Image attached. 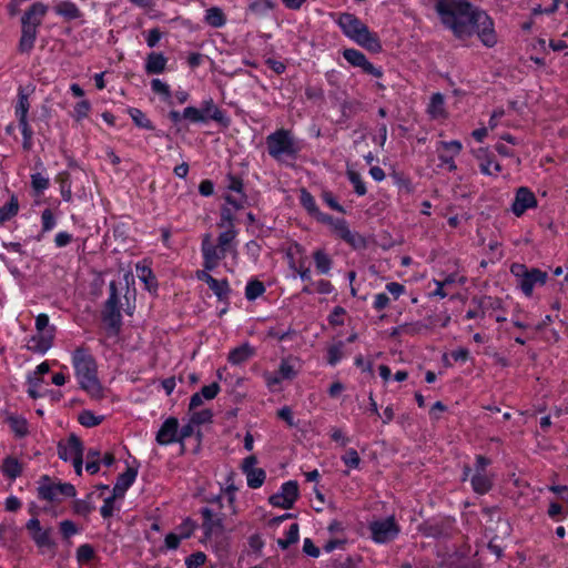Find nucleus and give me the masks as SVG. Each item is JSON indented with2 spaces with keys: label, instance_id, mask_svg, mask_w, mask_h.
Returning <instances> with one entry per match:
<instances>
[{
  "label": "nucleus",
  "instance_id": "nucleus-1",
  "mask_svg": "<svg viewBox=\"0 0 568 568\" xmlns=\"http://www.w3.org/2000/svg\"><path fill=\"white\" fill-rule=\"evenodd\" d=\"M436 10L442 22L453 31L455 37L464 39L476 33L487 48H493L497 43L493 19L470 2L440 0L436 4Z\"/></svg>",
  "mask_w": 568,
  "mask_h": 568
},
{
  "label": "nucleus",
  "instance_id": "nucleus-2",
  "mask_svg": "<svg viewBox=\"0 0 568 568\" xmlns=\"http://www.w3.org/2000/svg\"><path fill=\"white\" fill-rule=\"evenodd\" d=\"M72 362L80 387L93 399L103 398V387L98 378V365L89 351L78 347L73 352Z\"/></svg>",
  "mask_w": 568,
  "mask_h": 568
},
{
  "label": "nucleus",
  "instance_id": "nucleus-3",
  "mask_svg": "<svg viewBox=\"0 0 568 568\" xmlns=\"http://www.w3.org/2000/svg\"><path fill=\"white\" fill-rule=\"evenodd\" d=\"M343 33L372 53H379L383 49L379 37L371 32L368 27L362 22L355 14L344 12L337 20Z\"/></svg>",
  "mask_w": 568,
  "mask_h": 568
},
{
  "label": "nucleus",
  "instance_id": "nucleus-4",
  "mask_svg": "<svg viewBox=\"0 0 568 568\" xmlns=\"http://www.w3.org/2000/svg\"><path fill=\"white\" fill-rule=\"evenodd\" d=\"M48 12V6L42 2L32 3L21 17V37L18 43V52L29 54L34 48L38 28Z\"/></svg>",
  "mask_w": 568,
  "mask_h": 568
},
{
  "label": "nucleus",
  "instance_id": "nucleus-5",
  "mask_svg": "<svg viewBox=\"0 0 568 568\" xmlns=\"http://www.w3.org/2000/svg\"><path fill=\"white\" fill-rule=\"evenodd\" d=\"M266 145L268 154L280 160L283 155L295 158L298 148L295 144L291 132L285 129H280L266 138Z\"/></svg>",
  "mask_w": 568,
  "mask_h": 568
},
{
  "label": "nucleus",
  "instance_id": "nucleus-6",
  "mask_svg": "<svg viewBox=\"0 0 568 568\" xmlns=\"http://www.w3.org/2000/svg\"><path fill=\"white\" fill-rule=\"evenodd\" d=\"M511 274L517 278V285L526 296H531L536 284L544 285L547 281V273L539 268L528 270L525 264L514 263L510 266Z\"/></svg>",
  "mask_w": 568,
  "mask_h": 568
},
{
  "label": "nucleus",
  "instance_id": "nucleus-7",
  "mask_svg": "<svg viewBox=\"0 0 568 568\" xmlns=\"http://www.w3.org/2000/svg\"><path fill=\"white\" fill-rule=\"evenodd\" d=\"M109 288L110 295L105 301L102 310V321L105 323L108 329L114 334H118L122 324V315L116 283L112 281L109 285Z\"/></svg>",
  "mask_w": 568,
  "mask_h": 568
},
{
  "label": "nucleus",
  "instance_id": "nucleus-8",
  "mask_svg": "<svg viewBox=\"0 0 568 568\" xmlns=\"http://www.w3.org/2000/svg\"><path fill=\"white\" fill-rule=\"evenodd\" d=\"M233 501L234 499H210L209 506L202 509L204 525H209L210 528L213 525H221L224 519L234 514Z\"/></svg>",
  "mask_w": 568,
  "mask_h": 568
},
{
  "label": "nucleus",
  "instance_id": "nucleus-9",
  "mask_svg": "<svg viewBox=\"0 0 568 568\" xmlns=\"http://www.w3.org/2000/svg\"><path fill=\"white\" fill-rule=\"evenodd\" d=\"M39 497H75L77 490L72 484L61 483L48 475H43L38 481Z\"/></svg>",
  "mask_w": 568,
  "mask_h": 568
},
{
  "label": "nucleus",
  "instance_id": "nucleus-10",
  "mask_svg": "<svg viewBox=\"0 0 568 568\" xmlns=\"http://www.w3.org/2000/svg\"><path fill=\"white\" fill-rule=\"evenodd\" d=\"M201 250L204 260L203 266L209 271L214 270L219 265L220 261L225 258L227 253L225 247L213 244L211 241V234L204 235Z\"/></svg>",
  "mask_w": 568,
  "mask_h": 568
},
{
  "label": "nucleus",
  "instance_id": "nucleus-11",
  "mask_svg": "<svg viewBox=\"0 0 568 568\" xmlns=\"http://www.w3.org/2000/svg\"><path fill=\"white\" fill-rule=\"evenodd\" d=\"M373 539L377 542H386L398 534L399 529L394 517L384 520L374 521L369 526Z\"/></svg>",
  "mask_w": 568,
  "mask_h": 568
},
{
  "label": "nucleus",
  "instance_id": "nucleus-12",
  "mask_svg": "<svg viewBox=\"0 0 568 568\" xmlns=\"http://www.w3.org/2000/svg\"><path fill=\"white\" fill-rule=\"evenodd\" d=\"M344 59L353 67L361 68L365 73L375 78H381L383 71L375 68L365 57V54L356 49H345L343 51Z\"/></svg>",
  "mask_w": 568,
  "mask_h": 568
},
{
  "label": "nucleus",
  "instance_id": "nucleus-13",
  "mask_svg": "<svg viewBox=\"0 0 568 568\" xmlns=\"http://www.w3.org/2000/svg\"><path fill=\"white\" fill-rule=\"evenodd\" d=\"M537 206V199L535 194L525 186L517 190L515 201L511 205L513 213L516 216H521L528 209Z\"/></svg>",
  "mask_w": 568,
  "mask_h": 568
},
{
  "label": "nucleus",
  "instance_id": "nucleus-14",
  "mask_svg": "<svg viewBox=\"0 0 568 568\" xmlns=\"http://www.w3.org/2000/svg\"><path fill=\"white\" fill-rule=\"evenodd\" d=\"M333 230L339 239L352 247L362 248L366 246L365 239L361 234L352 232L345 220L337 219L333 225Z\"/></svg>",
  "mask_w": 568,
  "mask_h": 568
},
{
  "label": "nucleus",
  "instance_id": "nucleus-15",
  "mask_svg": "<svg viewBox=\"0 0 568 568\" xmlns=\"http://www.w3.org/2000/svg\"><path fill=\"white\" fill-rule=\"evenodd\" d=\"M55 328L51 326L45 332L37 331L28 343V348L34 353H45L53 344Z\"/></svg>",
  "mask_w": 568,
  "mask_h": 568
},
{
  "label": "nucleus",
  "instance_id": "nucleus-16",
  "mask_svg": "<svg viewBox=\"0 0 568 568\" xmlns=\"http://www.w3.org/2000/svg\"><path fill=\"white\" fill-rule=\"evenodd\" d=\"M179 420L175 417H169L160 427L156 434V442L160 445H169L178 442Z\"/></svg>",
  "mask_w": 568,
  "mask_h": 568
},
{
  "label": "nucleus",
  "instance_id": "nucleus-17",
  "mask_svg": "<svg viewBox=\"0 0 568 568\" xmlns=\"http://www.w3.org/2000/svg\"><path fill=\"white\" fill-rule=\"evenodd\" d=\"M201 111L205 115V122L207 120H213L224 128H227L230 125V119L221 109H219V106L213 102L212 99L206 100L202 103Z\"/></svg>",
  "mask_w": 568,
  "mask_h": 568
},
{
  "label": "nucleus",
  "instance_id": "nucleus-18",
  "mask_svg": "<svg viewBox=\"0 0 568 568\" xmlns=\"http://www.w3.org/2000/svg\"><path fill=\"white\" fill-rule=\"evenodd\" d=\"M136 475V469L128 467L124 473L118 476L116 483L112 489V494L110 497H122L128 490V488L133 484Z\"/></svg>",
  "mask_w": 568,
  "mask_h": 568
},
{
  "label": "nucleus",
  "instance_id": "nucleus-19",
  "mask_svg": "<svg viewBox=\"0 0 568 568\" xmlns=\"http://www.w3.org/2000/svg\"><path fill=\"white\" fill-rule=\"evenodd\" d=\"M70 445H71V453H72V462L73 467L77 475L82 474V464H83V445L81 439L74 435H70Z\"/></svg>",
  "mask_w": 568,
  "mask_h": 568
},
{
  "label": "nucleus",
  "instance_id": "nucleus-20",
  "mask_svg": "<svg viewBox=\"0 0 568 568\" xmlns=\"http://www.w3.org/2000/svg\"><path fill=\"white\" fill-rule=\"evenodd\" d=\"M254 348L245 343L232 349L227 359L233 365H240L247 362L254 355Z\"/></svg>",
  "mask_w": 568,
  "mask_h": 568
},
{
  "label": "nucleus",
  "instance_id": "nucleus-21",
  "mask_svg": "<svg viewBox=\"0 0 568 568\" xmlns=\"http://www.w3.org/2000/svg\"><path fill=\"white\" fill-rule=\"evenodd\" d=\"M166 58L162 53L151 52L146 58L145 72L160 74L165 70Z\"/></svg>",
  "mask_w": 568,
  "mask_h": 568
},
{
  "label": "nucleus",
  "instance_id": "nucleus-22",
  "mask_svg": "<svg viewBox=\"0 0 568 568\" xmlns=\"http://www.w3.org/2000/svg\"><path fill=\"white\" fill-rule=\"evenodd\" d=\"M445 101L444 95L439 92L434 93L430 98V103L428 105V113L433 119H445L447 118V112L444 108Z\"/></svg>",
  "mask_w": 568,
  "mask_h": 568
},
{
  "label": "nucleus",
  "instance_id": "nucleus-23",
  "mask_svg": "<svg viewBox=\"0 0 568 568\" xmlns=\"http://www.w3.org/2000/svg\"><path fill=\"white\" fill-rule=\"evenodd\" d=\"M57 14L62 16L67 20H75L81 17V11L75 3L71 1H61L54 7Z\"/></svg>",
  "mask_w": 568,
  "mask_h": 568
},
{
  "label": "nucleus",
  "instance_id": "nucleus-24",
  "mask_svg": "<svg viewBox=\"0 0 568 568\" xmlns=\"http://www.w3.org/2000/svg\"><path fill=\"white\" fill-rule=\"evenodd\" d=\"M205 22L213 28H221L225 24L226 18L222 9L212 7L206 10Z\"/></svg>",
  "mask_w": 568,
  "mask_h": 568
},
{
  "label": "nucleus",
  "instance_id": "nucleus-25",
  "mask_svg": "<svg viewBox=\"0 0 568 568\" xmlns=\"http://www.w3.org/2000/svg\"><path fill=\"white\" fill-rule=\"evenodd\" d=\"M471 485L475 493L484 495L489 491L491 487V481L486 474L479 473L473 476Z\"/></svg>",
  "mask_w": 568,
  "mask_h": 568
},
{
  "label": "nucleus",
  "instance_id": "nucleus-26",
  "mask_svg": "<svg viewBox=\"0 0 568 568\" xmlns=\"http://www.w3.org/2000/svg\"><path fill=\"white\" fill-rule=\"evenodd\" d=\"M19 211L18 199L13 195L10 201L0 207V225L11 217L16 216Z\"/></svg>",
  "mask_w": 568,
  "mask_h": 568
},
{
  "label": "nucleus",
  "instance_id": "nucleus-27",
  "mask_svg": "<svg viewBox=\"0 0 568 568\" xmlns=\"http://www.w3.org/2000/svg\"><path fill=\"white\" fill-rule=\"evenodd\" d=\"M2 471L10 478L18 477L22 471V466L19 460L14 457H7L2 464Z\"/></svg>",
  "mask_w": 568,
  "mask_h": 568
},
{
  "label": "nucleus",
  "instance_id": "nucleus-28",
  "mask_svg": "<svg viewBox=\"0 0 568 568\" xmlns=\"http://www.w3.org/2000/svg\"><path fill=\"white\" fill-rule=\"evenodd\" d=\"M265 285L258 280H251L245 287V297L254 301L265 293Z\"/></svg>",
  "mask_w": 568,
  "mask_h": 568
},
{
  "label": "nucleus",
  "instance_id": "nucleus-29",
  "mask_svg": "<svg viewBox=\"0 0 568 568\" xmlns=\"http://www.w3.org/2000/svg\"><path fill=\"white\" fill-rule=\"evenodd\" d=\"M209 287L213 291V293L216 295V297L220 301H226L229 298V295L231 293V288L229 286L227 280H214L209 285Z\"/></svg>",
  "mask_w": 568,
  "mask_h": 568
},
{
  "label": "nucleus",
  "instance_id": "nucleus-30",
  "mask_svg": "<svg viewBox=\"0 0 568 568\" xmlns=\"http://www.w3.org/2000/svg\"><path fill=\"white\" fill-rule=\"evenodd\" d=\"M129 114L131 115L134 124L139 128H143L146 130H154V126L152 122L148 119L144 112H142L138 108H130L128 110Z\"/></svg>",
  "mask_w": 568,
  "mask_h": 568
},
{
  "label": "nucleus",
  "instance_id": "nucleus-31",
  "mask_svg": "<svg viewBox=\"0 0 568 568\" xmlns=\"http://www.w3.org/2000/svg\"><path fill=\"white\" fill-rule=\"evenodd\" d=\"M7 422L10 426V428L12 429V432L16 434V436H18V437L27 436L29 430H28V423L24 418L17 417V416H9L7 418Z\"/></svg>",
  "mask_w": 568,
  "mask_h": 568
},
{
  "label": "nucleus",
  "instance_id": "nucleus-32",
  "mask_svg": "<svg viewBox=\"0 0 568 568\" xmlns=\"http://www.w3.org/2000/svg\"><path fill=\"white\" fill-rule=\"evenodd\" d=\"M313 257L317 271L322 274H327L332 265V260L328 257V255L324 251L317 250Z\"/></svg>",
  "mask_w": 568,
  "mask_h": 568
},
{
  "label": "nucleus",
  "instance_id": "nucleus-33",
  "mask_svg": "<svg viewBox=\"0 0 568 568\" xmlns=\"http://www.w3.org/2000/svg\"><path fill=\"white\" fill-rule=\"evenodd\" d=\"M104 416H95L91 410H82L79 414L78 420L84 427H94L100 425Z\"/></svg>",
  "mask_w": 568,
  "mask_h": 568
},
{
  "label": "nucleus",
  "instance_id": "nucleus-34",
  "mask_svg": "<svg viewBox=\"0 0 568 568\" xmlns=\"http://www.w3.org/2000/svg\"><path fill=\"white\" fill-rule=\"evenodd\" d=\"M247 485L251 488H258L263 485L266 474L262 468H257L255 470H250L245 473Z\"/></svg>",
  "mask_w": 568,
  "mask_h": 568
},
{
  "label": "nucleus",
  "instance_id": "nucleus-35",
  "mask_svg": "<svg viewBox=\"0 0 568 568\" xmlns=\"http://www.w3.org/2000/svg\"><path fill=\"white\" fill-rule=\"evenodd\" d=\"M301 204L312 216H314L320 211L315 203L314 196L305 189L301 190Z\"/></svg>",
  "mask_w": 568,
  "mask_h": 568
},
{
  "label": "nucleus",
  "instance_id": "nucleus-36",
  "mask_svg": "<svg viewBox=\"0 0 568 568\" xmlns=\"http://www.w3.org/2000/svg\"><path fill=\"white\" fill-rule=\"evenodd\" d=\"M274 4L271 0H254L248 4V10L256 16H262L272 10Z\"/></svg>",
  "mask_w": 568,
  "mask_h": 568
},
{
  "label": "nucleus",
  "instance_id": "nucleus-37",
  "mask_svg": "<svg viewBox=\"0 0 568 568\" xmlns=\"http://www.w3.org/2000/svg\"><path fill=\"white\" fill-rule=\"evenodd\" d=\"M29 108L30 103L28 100V95L21 91L19 93V101L16 106V115L18 116L19 121L27 120Z\"/></svg>",
  "mask_w": 568,
  "mask_h": 568
},
{
  "label": "nucleus",
  "instance_id": "nucleus-38",
  "mask_svg": "<svg viewBox=\"0 0 568 568\" xmlns=\"http://www.w3.org/2000/svg\"><path fill=\"white\" fill-rule=\"evenodd\" d=\"M298 540V525H291L285 539H278L277 544L281 548L286 549L290 545L296 542Z\"/></svg>",
  "mask_w": 568,
  "mask_h": 568
},
{
  "label": "nucleus",
  "instance_id": "nucleus-39",
  "mask_svg": "<svg viewBox=\"0 0 568 568\" xmlns=\"http://www.w3.org/2000/svg\"><path fill=\"white\" fill-rule=\"evenodd\" d=\"M271 497H298V484L295 480H290L282 486V490L272 495Z\"/></svg>",
  "mask_w": 568,
  "mask_h": 568
},
{
  "label": "nucleus",
  "instance_id": "nucleus-40",
  "mask_svg": "<svg viewBox=\"0 0 568 568\" xmlns=\"http://www.w3.org/2000/svg\"><path fill=\"white\" fill-rule=\"evenodd\" d=\"M183 119L189 120L193 123L205 122V115L201 109L194 106H187L183 111Z\"/></svg>",
  "mask_w": 568,
  "mask_h": 568
},
{
  "label": "nucleus",
  "instance_id": "nucleus-41",
  "mask_svg": "<svg viewBox=\"0 0 568 568\" xmlns=\"http://www.w3.org/2000/svg\"><path fill=\"white\" fill-rule=\"evenodd\" d=\"M480 171L484 174L491 175L501 171V166L498 162L494 161V155L491 154L485 162L480 163Z\"/></svg>",
  "mask_w": 568,
  "mask_h": 568
},
{
  "label": "nucleus",
  "instance_id": "nucleus-42",
  "mask_svg": "<svg viewBox=\"0 0 568 568\" xmlns=\"http://www.w3.org/2000/svg\"><path fill=\"white\" fill-rule=\"evenodd\" d=\"M348 179L354 185L355 193L358 195H365L366 194V186L364 182L362 181L361 175L355 171H348L347 172Z\"/></svg>",
  "mask_w": 568,
  "mask_h": 568
},
{
  "label": "nucleus",
  "instance_id": "nucleus-43",
  "mask_svg": "<svg viewBox=\"0 0 568 568\" xmlns=\"http://www.w3.org/2000/svg\"><path fill=\"white\" fill-rule=\"evenodd\" d=\"M33 540L39 547L51 548L53 542L50 539L48 531L38 529L32 535Z\"/></svg>",
  "mask_w": 568,
  "mask_h": 568
},
{
  "label": "nucleus",
  "instance_id": "nucleus-44",
  "mask_svg": "<svg viewBox=\"0 0 568 568\" xmlns=\"http://www.w3.org/2000/svg\"><path fill=\"white\" fill-rule=\"evenodd\" d=\"M277 372H278V375H281V378L288 379V381L295 378V376L297 374L294 366L291 365L287 359H282Z\"/></svg>",
  "mask_w": 568,
  "mask_h": 568
},
{
  "label": "nucleus",
  "instance_id": "nucleus-45",
  "mask_svg": "<svg viewBox=\"0 0 568 568\" xmlns=\"http://www.w3.org/2000/svg\"><path fill=\"white\" fill-rule=\"evenodd\" d=\"M236 236V231L232 227H229L225 232L221 233L217 237V245L221 247H225L226 252L229 251L230 244Z\"/></svg>",
  "mask_w": 568,
  "mask_h": 568
},
{
  "label": "nucleus",
  "instance_id": "nucleus-46",
  "mask_svg": "<svg viewBox=\"0 0 568 568\" xmlns=\"http://www.w3.org/2000/svg\"><path fill=\"white\" fill-rule=\"evenodd\" d=\"M343 343L339 342L336 345H333L328 348L327 352V363L329 365H335L343 357Z\"/></svg>",
  "mask_w": 568,
  "mask_h": 568
},
{
  "label": "nucleus",
  "instance_id": "nucleus-47",
  "mask_svg": "<svg viewBox=\"0 0 568 568\" xmlns=\"http://www.w3.org/2000/svg\"><path fill=\"white\" fill-rule=\"evenodd\" d=\"M213 418V413L211 409H203L200 412H195L191 416V422H193L195 425H202L205 423H211Z\"/></svg>",
  "mask_w": 568,
  "mask_h": 568
},
{
  "label": "nucleus",
  "instance_id": "nucleus-48",
  "mask_svg": "<svg viewBox=\"0 0 568 568\" xmlns=\"http://www.w3.org/2000/svg\"><path fill=\"white\" fill-rule=\"evenodd\" d=\"M151 88L155 93L162 94L165 100L171 99V91L169 85L162 82L160 79H153L151 81Z\"/></svg>",
  "mask_w": 568,
  "mask_h": 568
},
{
  "label": "nucleus",
  "instance_id": "nucleus-49",
  "mask_svg": "<svg viewBox=\"0 0 568 568\" xmlns=\"http://www.w3.org/2000/svg\"><path fill=\"white\" fill-rule=\"evenodd\" d=\"M31 184L37 193H41L49 186V180L40 173L31 175Z\"/></svg>",
  "mask_w": 568,
  "mask_h": 568
},
{
  "label": "nucleus",
  "instance_id": "nucleus-50",
  "mask_svg": "<svg viewBox=\"0 0 568 568\" xmlns=\"http://www.w3.org/2000/svg\"><path fill=\"white\" fill-rule=\"evenodd\" d=\"M342 459L345 463V465L351 468L358 467V465L361 463V457H359L358 453L353 448L348 449L346 452V454L342 457Z\"/></svg>",
  "mask_w": 568,
  "mask_h": 568
},
{
  "label": "nucleus",
  "instance_id": "nucleus-51",
  "mask_svg": "<svg viewBox=\"0 0 568 568\" xmlns=\"http://www.w3.org/2000/svg\"><path fill=\"white\" fill-rule=\"evenodd\" d=\"M139 277L144 281L146 286L150 288L151 285H156L155 276L153 275V272L148 266L138 267Z\"/></svg>",
  "mask_w": 568,
  "mask_h": 568
},
{
  "label": "nucleus",
  "instance_id": "nucleus-52",
  "mask_svg": "<svg viewBox=\"0 0 568 568\" xmlns=\"http://www.w3.org/2000/svg\"><path fill=\"white\" fill-rule=\"evenodd\" d=\"M424 329H428V326L420 322L404 324L400 326V331L408 335L420 334Z\"/></svg>",
  "mask_w": 568,
  "mask_h": 568
},
{
  "label": "nucleus",
  "instance_id": "nucleus-53",
  "mask_svg": "<svg viewBox=\"0 0 568 568\" xmlns=\"http://www.w3.org/2000/svg\"><path fill=\"white\" fill-rule=\"evenodd\" d=\"M94 556V550L90 545H82L78 548L77 557L80 562H88Z\"/></svg>",
  "mask_w": 568,
  "mask_h": 568
},
{
  "label": "nucleus",
  "instance_id": "nucleus-54",
  "mask_svg": "<svg viewBox=\"0 0 568 568\" xmlns=\"http://www.w3.org/2000/svg\"><path fill=\"white\" fill-rule=\"evenodd\" d=\"M91 109L90 102L88 100H82L78 102L74 106V116L77 121L84 119Z\"/></svg>",
  "mask_w": 568,
  "mask_h": 568
},
{
  "label": "nucleus",
  "instance_id": "nucleus-55",
  "mask_svg": "<svg viewBox=\"0 0 568 568\" xmlns=\"http://www.w3.org/2000/svg\"><path fill=\"white\" fill-rule=\"evenodd\" d=\"M206 556L205 554L199 551L192 554L190 557L186 558L185 564L187 568H199L205 562Z\"/></svg>",
  "mask_w": 568,
  "mask_h": 568
},
{
  "label": "nucleus",
  "instance_id": "nucleus-56",
  "mask_svg": "<svg viewBox=\"0 0 568 568\" xmlns=\"http://www.w3.org/2000/svg\"><path fill=\"white\" fill-rule=\"evenodd\" d=\"M233 221H234V215H233L231 209L225 207V206L222 207L221 209V221L217 224L219 227H224L225 225H227L229 227L234 229Z\"/></svg>",
  "mask_w": 568,
  "mask_h": 568
},
{
  "label": "nucleus",
  "instance_id": "nucleus-57",
  "mask_svg": "<svg viewBox=\"0 0 568 568\" xmlns=\"http://www.w3.org/2000/svg\"><path fill=\"white\" fill-rule=\"evenodd\" d=\"M42 231L43 232H48L50 230L53 229L54 224H55V219L53 216V213L50 209H45L43 212H42Z\"/></svg>",
  "mask_w": 568,
  "mask_h": 568
},
{
  "label": "nucleus",
  "instance_id": "nucleus-58",
  "mask_svg": "<svg viewBox=\"0 0 568 568\" xmlns=\"http://www.w3.org/2000/svg\"><path fill=\"white\" fill-rule=\"evenodd\" d=\"M220 392V385L214 382L210 385H206V386H203L201 388V392L200 394L202 395V397H204L205 399H213L216 397V395L219 394Z\"/></svg>",
  "mask_w": 568,
  "mask_h": 568
},
{
  "label": "nucleus",
  "instance_id": "nucleus-59",
  "mask_svg": "<svg viewBox=\"0 0 568 568\" xmlns=\"http://www.w3.org/2000/svg\"><path fill=\"white\" fill-rule=\"evenodd\" d=\"M322 197L324 200V202L333 210L337 211V212H341V213H345V210L342 205L338 204V202L336 201L335 196L333 195L332 192L329 191H324L323 194H322Z\"/></svg>",
  "mask_w": 568,
  "mask_h": 568
},
{
  "label": "nucleus",
  "instance_id": "nucleus-60",
  "mask_svg": "<svg viewBox=\"0 0 568 568\" xmlns=\"http://www.w3.org/2000/svg\"><path fill=\"white\" fill-rule=\"evenodd\" d=\"M116 499H104V504L101 507V515L104 518H109L113 515L114 510H119V507L115 505Z\"/></svg>",
  "mask_w": 568,
  "mask_h": 568
},
{
  "label": "nucleus",
  "instance_id": "nucleus-61",
  "mask_svg": "<svg viewBox=\"0 0 568 568\" xmlns=\"http://www.w3.org/2000/svg\"><path fill=\"white\" fill-rule=\"evenodd\" d=\"M60 530L65 539L77 534L78 529L75 525L70 520H64L60 524Z\"/></svg>",
  "mask_w": 568,
  "mask_h": 568
},
{
  "label": "nucleus",
  "instance_id": "nucleus-62",
  "mask_svg": "<svg viewBox=\"0 0 568 568\" xmlns=\"http://www.w3.org/2000/svg\"><path fill=\"white\" fill-rule=\"evenodd\" d=\"M442 148L449 154L457 155L462 151V143L459 141L440 142Z\"/></svg>",
  "mask_w": 568,
  "mask_h": 568
},
{
  "label": "nucleus",
  "instance_id": "nucleus-63",
  "mask_svg": "<svg viewBox=\"0 0 568 568\" xmlns=\"http://www.w3.org/2000/svg\"><path fill=\"white\" fill-rule=\"evenodd\" d=\"M58 455L63 460L72 459L70 438L68 439V444H63L62 442L58 444Z\"/></svg>",
  "mask_w": 568,
  "mask_h": 568
},
{
  "label": "nucleus",
  "instance_id": "nucleus-64",
  "mask_svg": "<svg viewBox=\"0 0 568 568\" xmlns=\"http://www.w3.org/2000/svg\"><path fill=\"white\" fill-rule=\"evenodd\" d=\"M229 185L227 187L234 192L242 193L243 192V181L241 178L235 175H227Z\"/></svg>",
  "mask_w": 568,
  "mask_h": 568
}]
</instances>
